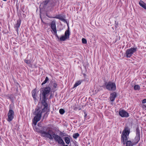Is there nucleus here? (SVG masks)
<instances>
[{
  "label": "nucleus",
  "mask_w": 146,
  "mask_h": 146,
  "mask_svg": "<svg viewBox=\"0 0 146 146\" xmlns=\"http://www.w3.org/2000/svg\"><path fill=\"white\" fill-rule=\"evenodd\" d=\"M142 103L143 104L146 103V99H145L143 100Z\"/></svg>",
  "instance_id": "33"
},
{
  "label": "nucleus",
  "mask_w": 146,
  "mask_h": 146,
  "mask_svg": "<svg viewBox=\"0 0 146 146\" xmlns=\"http://www.w3.org/2000/svg\"><path fill=\"white\" fill-rule=\"evenodd\" d=\"M142 107L146 110V103L143 104L142 105Z\"/></svg>",
  "instance_id": "31"
},
{
  "label": "nucleus",
  "mask_w": 146,
  "mask_h": 146,
  "mask_svg": "<svg viewBox=\"0 0 146 146\" xmlns=\"http://www.w3.org/2000/svg\"><path fill=\"white\" fill-rule=\"evenodd\" d=\"M42 112L41 111V107L38 106L35 109L34 114L35 116L34 118L40 119L42 117Z\"/></svg>",
  "instance_id": "7"
},
{
  "label": "nucleus",
  "mask_w": 146,
  "mask_h": 146,
  "mask_svg": "<svg viewBox=\"0 0 146 146\" xmlns=\"http://www.w3.org/2000/svg\"><path fill=\"white\" fill-rule=\"evenodd\" d=\"M134 88L135 90H139L140 89V87L138 85H136L134 86Z\"/></svg>",
  "instance_id": "25"
},
{
  "label": "nucleus",
  "mask_w": 146,
  "mask_h": 146,
  "mask_svg": "<svg viewBox=\"0 0 146 146\" xmlns=\"http://www.w3.org/2000/svg\"><path fill=\"white\" fill-rule=\"evenodd\" d=\"M42 129L37 131L38 132L41 134L42 136L51 140L54 139L55 141L59 144L62 145L65 144V143L62 138L58 135L56 134L53 131L49 129L47 132H46L47 128L44 127H43Z\"/></svg>",
  "instance_id": "1"
},
{
  "label": "nucleus",
  "mask_w": 146,
  "mask_h": 146,
  "mask_svg": "<svg viewBox=\"0 0 146 146\" xmlns=\"http://www.w3.org/2000/svg\"><path fill=\"white\" fill-rule=\"evenodd\" d=\"M9 111L7 120L9 122H10L13 120L14 117V112L13 110V106L11 105H9Z\"/></svg>",
  "instance_id": "6"
},
{
  "label": "nucleus",
  "mask_w": 146,
  "mask_h": 146,
  "mask_svg": "<svg viewBox=\"0 0 146 146\" xmlns=\"http://www.w3.org/2000/svg\"><path fill=\"white\" fill-rule=\"evenodd\" d=\"M49 1L50 0H45L43 1L42 3L43 5V7H45Z\"/></svg>",
  "instance_id": "18"
},
{
  "label": "nucleus",
  "mask_w": 146,
  "mask_h": 146,
  "mask_svg": "<svg viewBox=\"0 0 146 146\" xmlns=\"http://www.w3.org/2000/svg\"><path fill=\"white\" fill-rule=\"evenodd\" d=\"M59 112L60 114L62 115L64 113L65 111L63 109H60L59 110Z\"/></svg>",
  "instance_id": "26"
},
{
  "label": "nucleus",
  "mask_w": 146,
  "mask_h": 146,
  "mask_svg": "<svg viewBox=\"0 0 146 146\" xmlns=\"http://www.w3.org/2000/svg\"><path fill=\"white\" fill-rule=\"evenodd\" d=\"M50 27L54 33V35L56 37L58 38V36L57 34L56 21H52L50 23Z\"/></svg>",
  "instance_id": "10"
},
{
  "label": "nucleus",
  "mask_w": 146,
  "mask_h": 146,
  "mask_svg": "<svg viewBox=\"0 0 146 146\" xmlns=\"http://www.w3.org/2000/svg\"><path fill=\"white\" fill-rule=\"evenodd\" d=\"M130 128L127 126H125L123 131L121 135V142L123 145L126 144V146H133L135 145L133 142H132L131 141H128L127 137H128L130 133Z\"/></svg>",
  "instance_id": "2"
},
{
  "label": "nucleus",
  "mask_w": 146,
  "mask_h": 146,
  "mask_svg": "<svg viewBox=\"0 0 146 146\" xmlns=\"http://www.w3.org/2000/svg\"><path fill=\"white\" fill-rule=\"evenodd\" d=\"M137 48H130L127 49L125 53L126 56L127 58L130 57L133 54V53L135 52L137 50Z\"/></svg>",
  "instance_id": "8"
},
{
  "label": "nucleus",
  "mask_w": 146,
  "mask_h": 146,
  "mask_svg": "<svg viewBox=\"0 0 146 146\" xmlns=\"http://www.w3.org/2000/svg\"><path fill=\"white\" fill-rule=\"evenodd\" d=\"M58 19H59L64 23H66L67 24V25H68L67 22V21L66 20L62 18V17H61V18H58Z\"/></svg>",
  "instance_id": "24"
},
{
  "label": "nucleus",
  "mask_w": 146,
  "mask_h": 146,
  "mask_svg": "<svg viewBox=\"0 0 146 146\" xmlns=\"http://www.w3.org/2000/svg\"><path fill=\"white\" fill-rule=\"evenodd\" d=\"M51 90V88L50 85L45 87L42 88L40 89V99H41V95H42V101H46L48 99L47 97L48 96Z\"/></svg>",
  "instance_id": "3"
},
{
  "label": "nucleus",
  "mask_w": 146,
  "mask_h": 146,
  "mask_svg": "<svg viewBox=\"0 0 146 146\" xmlns=\"http://www.w3.org/2000/svg\"><path fill=\"white\" fill-rule=\"evenodd\" d=\"M64 140L66 143L67 144H69L70 143V138L68 137H65L64 138Z\"/></svg>",
  "instance_id": "19"
},
{
  "label": "nucleus",
  "mask_w": 146,
  "mask_h": 146,
  "mask_svg": "<svg viewBox=\"0 0 146 146\" xmlns=\"http://www.w3.org/2000/svg\"><path fill=\"white\" fill-rule=\"evenodd\" d=\"M51 4H52V5H53V6H54V5L53 4H52V3H51Z\"/></svg>",
  "instance_id": "41"
},
{
  "label": "nucleus",
  "mask_w": 146,
  "mask_h": 146,
  "mask_svg": "<svg viewBox=\"0 0 146 146\" xmlns=\"http://www.w3.org/2000/svg\"><path fill=\"white\" fill-rule=\"evenodd\" d=\"M75 146H78L77 144L76 143H75Z\"/></svg>",
  "instance_id": "36"
},
{
  "label": "nucleus",
  "mask_w": 146,
  "mask_h": 146,
  "mask_svg": "<svg viewBox=\"0 0 146 146\" xmlns=\"http://www.w3.org/2000/svg\"><path fill=\"white\" fill-rule=\"evenodd\" d=\"M83 80H79L78 81H77L75 84H74V87L75 88L77 86L79 85H80L81 83L82 82Z\"/></svg>",
  "instance_id": "17"
},
{
  "label": "nucleus",
  "mask_w": 146,
  "mask_h": 146,
  "mask_svg": "<svg viewBox=\"0 0 146 146\" xmlns=\"http://www.w3.org/2000/svg\"><path fill=\"white\" fill-rule=\"evenodd\" d=\"M41 103L42 105L43 106V108L42 109H41V111L42 112V113L46 112L47 111L48 106V104L46 101H42Z\"/></svg>",
  "instance_id": "12"
},
{
  "label": "nucleus",
  "mask_w": 146,
  "mask_h": 146,
  "mask_svg": "<svg viewBox=\"0 0 146 146\" xmlns=\"http://www.w3.org/2000/svg\"><path fill=\"white\" fill-rule=\"evenodd\" d=\"M40 120L39 119H37L36 118H34V121H33V124L35 125H36L37 124V123Z\"/></svg>",
  "instance_id": "23"
},
{
  "label": "nucleus",
  "mask_w": 146,
  "mask_h": 146,
  "mask_svg": "<svg viewBox=\"0 0 146 146\" xmlns=\"http://www.w3.org/2000/svg\"><path fill=\"white\" fill-rule=\"evenodd\" d=\"M36 89H34L32 92V96L33 97L34 100H35L36 99Z\"/></svg>",
  "instance_id": "16"
},
{
  "label": "nucleus",
  "mask_w": 146,
  "mask_h": 146,
  "mask_svg": "<svg viewBox=\"0 0 146 146\" xmlns=\"http://www.w3.org/2000/svg\"><path fill=\"white\" fill-rule=\"evenodd\" d=\"M119 115L123 117H127L129 116L128 113L124 110L119 111Z\"/></svg>",
  "instance_id": "11"
},
{
  "label": "nucleus",
  "mask_w": 146,
  "mask_h": 146,
  "mask_svg": "<svg viewBox=\"0 0 146 146\" xmlns=\"http://www.w3.org/2000/svg\"><path fill=\"white\" fill-rule=\"evenodd\" d=\"M63 145V146H68V145Z\"/></svg>",
  "instance_id": "37"
},
{
  "label": "nucleus",
  "mask_w": 146,
  "mask_h": 146,
  "mask_svg": "<svg viewBox=\"0 0 146 146\" xmlns=\"http://www.w3.org/2000/svg\"><path fill=\"white\" fill-rule=\"evenodd\" d=\"M18 0H17V1Z\"/></svg>",
  "instance_id": "42"
},
{
  "label": "nucleus",
  "mask_w": 146,
  "mask_h": 146,
  "mask_svg": "<svg viewBox=\"0 0 146 146\" xmlns=\"http://www.w3.org/2000/svg\"><path fill=\"white\" fill-rule=\"evenodd\" d=\"M24 62L28 64H29L30 63V61L29 60H27V59H25L24 60Z\"/></svg>",
  "instance_id": "29"
},
{
  "label": "nucleus",
  "mask_w": 146,
  "mask_h": 146,
  "mask_svg": "<svg viewBox=\"0 0 146 146\" xmlns=\"http://www.w3.org/2000/svg\"><path fill=\"white\" fill-rule=\"evenodd\" d=\"M115 27L116 28H117L118 26V22H116V21L115 22Z\"/></svg>",
  "instance_id": "30"
},
{
  "label": "nucleus",
  "mask_w": 146,
  "mask_h": 146,
  "mask_svg": "<svg viewBox=\"0 0 146 146\" xmlns=\"http://www.w3.org/2000/svg\"><path fill=\"white\" fill-rule=\"evenodd\" d=\"M49 79L48 77H46L45 78V80L43 81V82L42 83L41 85H42L46 83L48 81Z\"/></svg>",
  "instance_id": "22"
},
{
  "label": "nucleus",
  "mask_w": 146,
  "mask_h": 146,
  "mask_svg": "<svg viewBox=\"0 0 146 146\" xmlns=\"http://www.w3.org/2000/svg\"><path fill=\"white\" fill-rule=\"evenodd\" d=\"M47 114V113H45L44 115V116H43V117L44 118L45 115Z\"/></svg>",
  "instance_id": "35"
},
{
  "label": "nucleus",
  "mask_w": 146,
  "mask_h": 146,
  "mask_svg": "<svg viewBox=\"0 0 146 146\" xmlns=\"http://www.w3.org/2000/svg\"><path fill=\"white\" fill-rule=\"evenodd\" d=\"M120 39V37L119 36H117L116 38V39H115L116 40H115V42H116L117 41V40H119Z\"/></svg>",
  "instance_id": "32"
},
{
  "label": "nucleus",
  "mask_w": 146,
  "mask_h": 146,
  "mask_svg": "<svg viewBox=\"0 0 146 146\" xmlns=\"http://www.w3.org/2000/svg\"><path fill=\"white\" fill-rule=\"evenodd\" d=\"M41 123H38L37 124V125L38 126H40V127L41 126Z\"/></svg>",
  "instance_id": "34"
},
{
  "label": "nucleus",
  "mask_w": 146,
  "mask_h": 146,
  "mask_svg": "<svg viewBox=\"0 0 146 146\" xmlns=\"http://www.w3.org/2000/svg\"><path fill=\"white\" fill-rule=\"evenodd\" d=\"M106 89L109 91H115L116 90V86L114 82L110 81L106 82L104 83Z\"/></svg>",
  "instance_id": "5"
},
{
  "label": "nucleus",
  "mask_w": 146,
  "mask_h": 146,
  "mask_svg": "<svg viewBox=\"0 0 146 146\" xmlns=\"http://www.w3.org/2000/svg\"><path fill=\"white\" fill-rule=\"evenodd\" d=\"M51 95L50 96V98L51 97Z\"/></svg>",
  "instance_id": "39"
},
{
  "label": "nucleus",
  "mask_w": 146,
  "mask_h": 146,
  "mask_svg": "<svg viewBox=\"0 0 146 146\" xmlns=\"http://www.w3.org/2000/svg\"><path fill=\"white\" fill-rule=\"evenodd\" d=\"M68 28L65 32L64 35H63L61 36L60 37L58 36V37H56L58 39V41H65L66 39H69L70 35V32L69 30V27L68 25Z\"/></svg>",
  "instance_id": "4"
},
{
  "label": "nucleus",
  "mask_w": 146,
  "mask_h": 146,
  "mask_svg": "<svg viewBox=\"0 0 146 146\" xmlns=\"http://www.w3.org/2000/svg\"><path fill=\"white\" fill-rule=\"evenodd\" d=\"M140 139V132L139 128H137L136 129V136L134 140L133 143L135 145L138 143Z\"/></svg>",
  "instance_id": "9"
},
{
  "label": "nucleus",
  "mask_w": 146,
  "mask_h": 146,
  "mask_svg": "<svg viewBox=\"0 0 146 146\" xmlns=\"http://www.w3.org/2000/svg\"><path fill=\"white\" fill-rule=\"evenodd\" d=\"M17 9L18 8V7H17Z\"/></svg>",
  "instance_id": "40"
},
{
  "label": "nucleus",
  "mask_w": 146,
  "mask_h": 146,
  "mask_svg": "<svg viewBox=\"0 0 146 146\" xmlns=\"http://www.w3.org/2000/svg\"><path fill=\"white\" fill-rule=\"evenodd\" d=\"M79 134L78 133H74L73 135V137L74 139H77L79 136Z\"/></svg>",
  "instance_id": "21"
},
{
  "label": "nucleus",
  "mask_w": 146,
  "mask_h": 146,
  "mask_svg": "<svg viewBox=\"0 0 146 146\" xmlns=\"http://www.w3.org/2000/svg\"><path fill=\"white\" fill-rule=\"evenodd\" d=\"M61 17H62L60 15H57L56 16L53 17V18H56L57 19H58V18H61Z\"/></svg>",
  "instance_id": "28"
},
{
  "label": "nucleus",
  "mask_w": 146,
  "mask_h": 146,
  "mask_svg": "<svg viewBox=\"0 0 146 146\" xmlns=\"http://www.w3.org/2000/svg\"><path fill=\"white\" fill-rule=\"evenodd\" d=\"M117 94L115 92H113V93L111 94L110 98L111 101L113 102L116 98Z\"/></svg>",
  "instance_id": "13"
},
{
  "label": "nucleus",
  "mask_w": 146,
  "mask_h": 146,
  "mask_svg": "<svg viewBox=\"0 0 146 146\" xmlns=\"http://www.w3.org/2000/svg\"><path fill=\"white\" fill-rule=\"evenodd\" d=\"M3 0L4 1H7V0Z\"/></svg>",
  "instance_id": "38"
},
{
  "label": "nucleus",
  "mask_w": 146,
  "mask_h": 146,
  "mask_svg": "<svg viewBox=\"0 0 146 146\" xmlns=\"http://www.w3.org/2000/svg\"><path fill=\"white\" fill-rule=\"evenodd\" d=\"M82 43L84 44H86L87 42L86 39L84 38L82 39Z\"/></svg>",
  "instance_id": "27"
},
{
  "label": "nucleus",
  "mask_w": 146,
  "mask_h": 146,
  "mask_svg": "<svg viewBox=\"0 0 146 146\" xmlns=\"http://www.w3.org/2000/svg\"><path fill=\"white\" fill-rule=\"evenodd\" d=\"M50 83L51 84H53V87L54 88H57V84L55 82H54L53 81H51L50 82Z\"/></svg>",
  "instance_id": "20"
},
{
  "label": "nucleus",
  "mask_w": 146,
  "mask_h": 146,
  "mask_svg": "<svg viewBox=\"0 0 146 146\" xmlns=\"http://www.w3.org/2000/svg\"><path fill=\"white\" fill-rule=\"evenodd\" d=\"M139 4L140 6L143 7L144 9L146 10V3L143 1L141 0L139 3Z\"/></svg>",
  "instance_id": "15"
},
{
  "label": "nucleus",
  "mask_w": 146,
  "mask_h": 146,
  "mask_svg": "<svg viewBox=\"0 0 146 146\" xmlns=\"http://www.w3.org/2000/svg\"><path fill=\"white\" fill-rule=\"evenodd\" d=\"M21 23V20L19 19L17 21V23L16 24L14 25V28H16V31H18V28L20 27Z\"/></svg>",
  "instance_id": "14"
}]
</instances>
